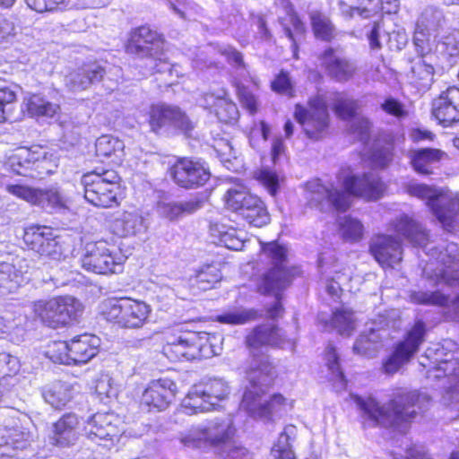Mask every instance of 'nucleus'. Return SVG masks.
<instances>
[{
    "label": "nucleus",
    "instance_id": "1",
    "mask_svg": "<svg viewBox=\"0 0 459 459\" xmlns=\"http://www.w3.org/2000/svg\"><path fill=\"white\" fill-rule=\"evenodd\" d=\"M338 182L344 190H339L332 183H324L320 178L307 181L305 186V198L307 204L320 212L336 210L344 212L351 205V195L366 200H377L385 191V183L374 173H366L361 177L350 175L349 169H342Z\"/></svg>",
    "mask_w": 459,
    "mask_h": 459
},
{
    "label": "nucleus",
    "instance_id": "2",
    "mask_svg": "<svg viewBox=\"0 0 459 459\" xmlns=\"http://www.w3.org/2000/svg\"><path fill=\"white\" fill-rule=\"evenodd\" d=\"M391 228L398 238H403L415 247L427 248L433 259L423 268V275L434 283L459 284V247L455 243H446L438 247H428L429 234L413 219L402 215L395 219Z\"/></svg>",
    "mask_w": 459,
    "mask_h": 459
},
{
    "label": "nucleus",
    "instance_id": "3",
    "mask_svg": "<svg viewBox=\"0 0 459 459\" xmlns=\"http://www.w3.org/2000/svg\"><path fill=\"white\" fill-rule=\"evenodd\" d=\"M236 429L230 418H215L191 426L181 432L178 440L185 447L207 451L213 449L223 459H237L246 454V448L235 441Z\"/></svg>",
    "mask_w": 459,
    "mask_h": 459
},
{
    "label": "nucleus",
    "instance_id": "4",
    "mask_svg": "<svg viewBox=\"0 0 459 459\" xmlns=\"http://www.w3.org/2000/svg\"><path fill=\"white\" fill-rule=\"evenodd\" d=\"M419 398L415 392H403L395 394L387 404L380 406L371 397L364 399L357 394H351V401L372 426L392 428L401 433H406L409 423L415 418V406Z\"/></svg>",
    "mask_w": 459,
    "mask_h": 459
},
{
    "label": "nucleus",
    "instance_id": "5",
    "mask_svg": "<svg viewBox=\"0 0 459 459\" xmlns=\"http://www.w3.org/2000/svg\"><path fill=\"white\" fill-rule=\"evenodd\" d=\"M126 48L128 53L144 62L143 74L171 72V65L165 57L164 39L150 27L134 30Z\"/></svg>",
    "mask_w": 459,
    "mask_h": 459
},
{
    "label": "nucleus",
    "instance_id": "6",
    "mask_svg": "<svg viewBox=\"0 0 459 459\" xmlns=\"http://www.w3.org/2000/svg\"><path fill=\"white\" fill-rule=\"evenodd\" d=\"M99 310L105 320L128 329L142 328L152 313L147 303L129 298L105 299Z\"/></svg>",
    "mask_w": 459,
    "mask_h": 459
},
{
    "label": "nucleus",
    "instance_id": "7",
    "mask_svg": "<svg viewBox=\"0 0 459 459\" xmlns=\"http://www.w3.org/2000/svg\"><path fill=\"white\" fill-rule=\"evenodd\" d=\"M120 177L113 169H101L88 172L82 177L84 197L91 204L109 208L118 204Z\"/></svg>",
    "mask_w": 459,
    "mask_h": 459
},
{
    "label": "nucleus",
    "instance_id": "8",
    "mask_svg": "<svg viewBox=\"0 0 459 459\" xmlns=\"http://www.w3.org/2000/svg\"><path fill=\"white\" fill-rule=\"evenodd\" d=\"M163 352L172 361L193 360L219 354L206 333L195 332L186 333L168 340L163 347Z\"/></svg>",
    "mask_w": 459,
    "mask_h": 459
},
{
    "label": "nucleus",
    "instance_id": "9",
    "mask_svg": "<svg viewBox=\"0 0 459 459\" xmlns=\"http://www.w3.org/2000/svg\"><path fill=\"white\" fill-rule=\"evenodd\" d=\"M294 117L309 139L319 141L328 134L330 116L322 96L310 98L307 107L296 105Z\"/></svg>",
    "mask_w": 459,
    "mask_h": 459
},
{
    "label": "nucleus",
    "instance_id": "10",
    "mask_svg": "<svg viewBox=\"0 0 459 459\" xmlns=\"http://www.w3.org/2000/svg\"><path fill=\"white\" fill-rule=\"evenodd\" d=\"M263 251L275 265L263 274L257 283V290L261 294L276 293L278 290L287 288L292 280L290 272L282 265L287 250L276 243H268L263 247Z\"/></svg>",
    "mask_w": 459,
    "mask_h": 459
},
{
    "label": "nucleus",
    "instance_id": "11",
    "mask_svg": "<svg viewBox=\"0 0 459 459\" xmlns=\"http://www.w3.org/2000/svg\"><path fill=\"white\" fill-rule=\"evenodd\" d=\"M34 309L44 324L51 328H57L75 319L82 311V305L76 299L66 296L39 301Z\"/></svg>",
    "mask_w": 459,
    "mask_h": 459
},
{
    "label": "nucleus",
    "instance_id": "12",
    "mask_svg": "<svg viewBox=\"0 0 459 459\" xmlns=\"http://www.w3.org/2000/svg\"><path fill=\"white\" fill-rule=\"evenodd\" d=\"M111 247L104 240L87 243L81 259L82 267L100 274L117 273L121 269V262L115 256Z\"/></svg>",
    "mask_w": 459,
    "mask_h": 459
},
{
    "label": "nucleus",
    "instance_id": "13",
    "mask_svg": "<svg viewBox=\"0 0 459 459\" xmlns=\"http://www.w3.org/2000/svg\"><path fill=\"white\" fill-rule=\"evenodd\" d=\"M426 334V325L417 321L407 333L405 339L399 342L394 352L384 363V370L387 374H394L401 367L408 363L423 343Z\"/></svg>",
    "mask_w": 459,
    "mask_h": 459
},
{
    "label": "nucleus",
    "instance_id": "14",
    "mask_svg": "<svg viewBox=\"0 0 459 459\" xmlns=\"http://www.w3.org/2000/svg\"><path fill=\"white\" fill-rule=\"evenodd\" d=\"M23 241L30 250L51 260H64L62 246L51 228L31 226L25 230Z\"/></svg>",
    "mask_w": 459,
    "mask_h": 459
},
{
    "label": "nucleus",
    "instance_id": "15",
    "mask_svg": "<svg viewBox=\"0 0 459 459\" xmlns=\"http://www.w3.org/2000/svg\"><path fill=\"white\" fill-rule=\"evenodd\" d=\"M169 173L174 182L186 189L202 186L211 177L208 169L201 161L189 158L178 159L170 168Z\"/></svg>",
    "mask_w": 459,
    "mask_h": 459
},
{
    "label": "nucleus",
    "instance_id": "16",
    "mask_svg": "<svg viewBox=\"0 0 459 459\" xmlns=\"http://www.w3.org/2000/svg\"><path fill=\"white\" fill-rule=\"evenodd\" d=\"M149 125L154 133H158L165 126H172L189 134L195 127V123L179 108L165 105L151 108Z\"/></svg>",
    "mask_w": 459,
    "mask_h": 459
},
{
    "label": "nucleus",
    "instance_id": "17",
    "mask_svg": "<svg viewBox=\"0 0 459 459\" xmlns=\"http://www.w3.org/2000/svg\"><path fill=\"white\" fill-rule=\"evenodd\" d=\"M264 396L265 392L245 391L240 406L253 417L264 420H270L285 409L286 400L281 394H273L269 400Z\"/></svg>",
    "mask_w": 459,
    "mask_h": 459
},
{
    "label": "nucleus",
    "instance_id": "18",
    "mask_svg": "<svg viewBox=\"0 0 459 459\" xmlns=\"http://www.w3.org/2000/svg\"><path fill=\"white\" fill-rule=\"evenodd\" d=\"M177 392L176 383L169 378L152 380L143 390L140 404L148 411H164L169 406Z\"/></svg>",
    "mask_w": 459,
    "mask_h": 459
},
{
    "label": "nucleus",
    "instance_id": "19",
    "mask_svg": "<svg viewBox=\"0 0 459 459\" xmlns=\"http://www.w3.org/2000/svg\"><path fill=\"white\" fill-rule=\"evenodd\" d=\"M28 264L19 256L6 255L0 260V296L15 292L27 280Z\"/></svg>",
    "mask_w": 459,
    "mask_h": 459
},
{
    "label": "nucleus",
    "instance_id": "20",
    "mask_svg": "<svg viewBox=\"0 0 459 459\" xmlns=\"http://www.w3.org/2000/svg\"><path fill=\"white\" fill-rule=\"evenodd\" d=\"M275 377L274 367L267 355H254L246 370V377L248 385L246 391L250 389L256 392H266Z\"/></svg>",
    "mask_w": 459,
    "mask_h": 459
},
{
    "label": "nucleus",
    "instance_id": "21",
    "mask_svg": "<svg viewBox=\"0 0 459 459\" xmlns=\"http://www.w3.org/2000/svg\"><path fill=\"white\" fill-rule=\"evenodd\" d=\"M432 115L444 126L459 122V89L450 87L432 102Z\"/></svg>",
    "mask_w": 459,
    "mask_h": 459
},
{
    "label": "nucleus",
    "instance_id": "22",
    "mask_svg": "<svg viewBox=\"0 0 459 459\" xmlns=\"http://www.w3.org/2000/svg\"><path fill=\"white\" fill-rule=\"evenodd\" d=\"M321 60L327 75L336 82H348L357 72L355 62L333 48L326 49L322 54Z\"/></svg>",
    "mask_w": 459,
    "mask_h": 459
},
{
    "label": "nucleus",
    "instance_id": "23",
    "mask_svg": "<svg viewBox=\"0 0 459 459\" xmlns=\"http://www.w3.org/2000/svg\"><path fill=\"white\" fill-rule=\"evenodd\" d=\"M370 252L380 264L394 266L402 260V243L390 235H377L371 240Z\"/></svg>",
    "mask_w": 459,
    "mask_h": 459
},
{
    "label": "nucleus",
    "instance_id": "24",
    "mask_svg": "<svg viewBox=\"0 0 459 459\" xmlns=\"http://www.w3.org/2000/svg\"><path fill=\"white\" fill-rule=\"evenodd\" d=\"M117 421L118 420L112 413H97L87 422L84 430L88 438L94 442L101 440L114 441L120 435Z\"/></svg>",
    "mask_w": 459,
    "mask_h": 459
},
{
    "label": "nucleus",
    "instance_id": "25",
    "mask_svg": "<svg viewBox=\"0 0 459 459\" xmlns=\"http://www.w3.org/2000/svg\"><path fill=\"white\" fill-rule=\"evenodd\" d=\"M104 74V68L100 64H86L70 72L65 77V85L73 92L82 91L86 90L91 84L100 82L103 78Z\"/></svg>",
    "mask_w": 459,
    "mask_h": 459
},
{
    "label": "nucleus",
    "instance_id": "26",
    "mask_svg": "<svg viewBox=\"0 0 459 459\" xmlns=\"http://www.w3.org/2000/svg\"><path fill=\"white\" fill-rule=\"evenodd\" d=\"M247 345L257 350L263 346H279L283 348L285 338L281 330L272 324L258 325L246 338Z\"/></svg>",
    "mask_w": 459,
    "mask_h": 459
},
{
    "label": "nucleus",
    "instance_id": "27",
    "mask_svg": "<svg viewBox=\"0 0 459 459\" xmlns=\"http://www.w3.org/2000/svg\"><path fill=\"white\" fill-rule=\"evenodd\" d=\"M100 339L91 334H82L69 341L72 364L87 363L99 352Z\"/></svg>",
    "mask_w": 459,
    "mask_h": 459
},
{
    "label": "nucleus",
    "instance_id": "28",
    "mask_svg": "<svg viewBox=\"0 0 459 459\" xmlns=\"http://www.w3.org/2000/svg\"><path fill=\"white\" fill-rule=\"evenodd\" d=\"M276 13L279 22L282 25L285 35L296 45L295 34L300 36L305 32L304 23L293 12L289 0H275Z\"/></svg>",
    "mask_w": 459,
    "mask_h": 459
},
{
    "label": "nucleus",
    "instance_id": "29",
    "mask_svg": "<svg viewBox=\"0 0 459 459\" xmlns=\"http://www.w3.org/2000/svg\"><path fill=\"white\" fill-rule=\"evenodd\" d=\"M79 426L78 417L74 413H66L53 424V434L51 439L55 445L69 446L76 441L77 428Z\"/></svg>",
    "mask_w": 459,
    "mask_h": 459
},
{
    "label": "nucleus",
    "instance_id": "30",
    "mask_svg": "<svg viewBox=\"0 0 459 459\" xmlns=\"http://www.w3.org/2000/svg\"><path fill=\"white\" fill-rule=\"evenodd\" d=\"M147 228L144 218L134 212H125L111 224L113 233L121 238L144 233Z\"/></svg>",
    "mask_w": 459,
    "mask_h": 459
},
{
    "label": "nucleus",
    "instance_id": "31",
    "mask_svg": "<svg viewBox=\"0 0 459 459\" xmlns=\"http://www.w3.org/2000/svg\"><path fill=\"white\" fill-rule=\"evenodd\" d=\"M203 207V201L199 198H192L181 202H160L157 205L158 213L169 220L174 221L183 215H189Z\"/></svg>",
    "mask_w": 459,
    "mask_h": 459
},
{
    "label": "nucleus",
    "instance_id": "32",
    "mask_svg": "<svg viewBox=\"0 0 459 459\" xmlns=\"http://www.w3.org/2000/svg\"><path fill=\"white\" fill-rule=\"evenodd\" d=\"M74 394V385L62 381L46 386L42 392L45 402L55 409L64 408L73 399Z\"/></svg>",
    "mask_w": 459,
    "mask_h": 459
},
{
    "label": "nucleus",
    "instance_id": "33",
    "mask_svg": "<svg viewBox=\"0 0 459 459\" xmlns=\"http://www.w3.org/2000/svg\"><path fill=\"white\" fill-rule=\"evenodd\" d=\"M386 336L383 327H371L356 339L353 352L359 355L372 357L381 346L382 340Z\"/></svg>",
    "mask_w": 459,
    "mask_h": 459
},
{
    "label": "nucleus",
    "instance_id": "34",
    "mask_svg": "<svg viewBox=\"0 0 459 459\" xmlns=\"http://www.w3.org/2000/svg\"><path fill=\"white\" fill-rule=\"evenodd\" d=\"M446 157L445 152L433 148L419 149L410 154L413 169L423 175L430 174L432 172L431 166Z\"/></svg>",
    "mask_w": 459,
    "mask_h": 459
},
{
    "label": "nucleus",
    "instance_id": "35",
    "mask_svg": "<svg viewBox=\"0 0 459 459\" xmlns=\"http://www.w3.org/2000/svg\"><path fill=\"white\" fill-rule=\"evenodd\" d=\"M200 385L194 386L182 401V408L186 414L192 415L210 411L214 408L215 402L209 401Z\"/></svg>",
    "mask_w": 459,
    "mask_h": 459
},
{
    "label": "nucleus",
    "instance_id": "36",
    "mask_svg": "<svg viewBox=\"0 0 459 459\" xmlns=\"http://www.w3.org/2000/svg\"><path fill=\"white\" fill-rule=\"evenodd\" d=\"M247 205L239 212L250 225L262 227L270 221V215L264 204L256 195L248 197Z\"/></svg>",
    "mask_w": 459,
    "mask_h": 459
},
{
    "label": "nucleus",
    "instance_id": "37",
    "mask_svg": "<svg viewBox=\"0 0 459 459\" xmlns=\"http://www.w3.org/2000/svg\"><path fill=\"white\" fill-rule=\"evenodd\" d=\"M311 26L315 36L325 41H329L334 35V26L330 18L318 9L308 11Z\"/></svg>",
    "mask_w": 459,
    "mask_h": 459
},
{
    "label": "nucleus",
    "instance_id": "38",
    "mask_svg": "<svg viewBox=\"0 0 459 459\" xmlns=\"http://www.w3.org/2000/svg\"><path fill=\"white\" fill-rule=\"evenodd\" d=\"M339 230L345 241L355 243L362 239L364 227L358 219L344 216L339 219Z\"/></svg>",
    "mask_w": 459,
    "mask_h": 459
},
{
    "label": "nucleus",
    "instance_id": "39",
    "mask_svg": "<svg viewBox=\"0 0 459 459\" xmlns=\"http://www.w3.org/2000/svg\"><path fill=\"white\" fill-rule=\"evenodd\" d=\"M95 148L98 156H115L120 158L123 154L125 144L118 138L106 134L97 139Z\"/></svg>",
    "mask_w": 459,
    "mask_h": 459
},
{
    "label": "nucleus",
    "instance_id": "40",
    "mask_svg": "<svg viewBox=\"0 0 459 459\" xmlns=\"http://www.w3.org/2000/svg\"><path fill=\"white\" fill-rule=\"evenodd\" d=\"M39 160L36 153L27 148H21L9 159L12 169L18 175L27 176L31 165Z\"/></svg>",
    "mask_w": 459,
    "mask_h": 459
},
{
    "label": "nucleus",
    "instance_id": "41",
    "mask_svg": "<svg viewBox=\"0 0 459 459\" xmlns=\"http://www.w3.org/2000/svg\"><path fill=\"white\" fill-rule=\"evenodd\" d=\"M35 205L46 210H56L65 207V200L56 188L38 189Z\"/></svg>",
    "mask_w": 459,
    "mask_h": 459
},
{
    "label": "nucleus",
    "instance_id": "42",
    "mask_svg": "<svg viewBox=\"0 0 459 459\" xmlns=\"http://www.w3.org/2000/svg\"><path fill=\"white\" fill-rule=\"evenodd\" d=\"M257 312L254 309H247L243 307L233 308L225 311L216 316V321L221 324L227 325H244L249 321L255 319Z\"/></svg>",
    "mask_w": 459,
    "mask_h": 459
},
{
    "label": "nucleus",
    "instance_id": "43",
    "mask_svg": "<svg viewBox=\"0 0 459 459\" xmlns=\"http://www.w3.org/2000/svg\"><path fill=\"white\" fill-rule=\"evenodd\" d=\"M397 10V0H377V4H373L371 7H351V15H359L363 18H368L380 11L386 13H396Z\"/></svg>",
    "mask_w": 459,
    "mask_h": 459
},
{
    "label": "nucleus",
    "instance_id": "44",
    "mask_svg": "<svg viewBox=\"0 0 459 459\" xmlns=\"http://www.w3.org/2000/svg\"><path fill=\"white\" fill-rule=\"evenodd\" d=\"M248 197H254V195L247 192L243 186H236L228 189L224 201L229 209L239 213L247 205Z\"/></svg>",
    "mask_w": 459,
    "mask_h": 459
},
{
    "label": "nucleus",
    "instance_id": "45",
    "mask_svg": "<svg viewBox=\"0 0 459 459\" xmlns=\"http://www.w3.org/2000/svg\"><path fill=\"white\" fill-rule=\"evenodd\" d=\"M59 108L57 104L49 102L39 95H33L28 101V111L31 116L52 117Z\"/></svg>",
    "mask_w": 459,
    "mask_h": 459
},
{
    "label": "nucleus",
    "instance_id": "46",
    "mask_svg": "<svg viewBox=\"0 0 459 459\" xmlns=\"http://www.w3.org/2000/svg\"><path fill=\"white\" fill-rule=\"evenodd\" d=\"M209 401H214L215 405L224 400L230 394L227 382L221 378H213L200 385Z\"/></svg>",
    "mask_w": 459,
    "mask_h": 459
},
{
    "label": "nucleus",
    "instance_id": "47",
    "mask_svg": "<svg viewBox=\"0 0 459 459\" xmlns=\"http://www.w3.org/2000/svg\"><path fill=\"white\" fill-rule=\"evenodd\" d=\"M437 372H442L445 377H450L454 382L449 391L459 398V358H452L438 364Z\"/></svg>",
    "mask_w": 459,
    "mask_h": 459
},
{
    "label": "nucleus",
    "instance_id": "48",
    "mask_svg": "<svg viewBox=\"0 0 459 459\" xmlns=\"http://www.w3.org/2000/svg\"><path fill=\"white\" fill-rule=\"evenodd\" d=\"M325 359L329 371L332 374V380L335 382L334 386L339 391L345 387V379L339 364V358L335 349L329 346L325 352Z\"/></svg>",
    "mask_w": 459,
    "mask_h": 459
},
{
    "label": "nucleus",
    "instance_id": "49",
    "mask_svg": "<svg viewBox=\"0 0 459 459\" xmlns=\"http://www.w3.org/2000/svg\"><path fill=\"white\" fill-rule=\"evenodd\" d=\"M213 234L218 233L219 242L231 250H240L244 246V241L238 236V231L233 229L225 230L224 226L218 227L217 225L212 229Z\"/></svg>",
    "mask_w": 459,
    "mask_h": 459
},
{
    "label": "nucleus",
    "instance_id": "50",
    "mask_svg": "<svg viewBox=\"0 0 459 459\" xmlns=\"http://www.w3.org/2000/svg\"><path fill=\"white\" fill-rule=\"evenodd\" d=\"M221 279L220 270L214 265H206L195 276L197 288L202 290H210Z\"/></svg>",
    "mask_w": 459,
    "mask_h": 459
},
{
    "label": "nucleus",
    "instance_id": "51",
    "mask_svg": "<svg viewBox=\"0 0 459 459\" xmlns=\"http://www.w3.org/2000/svg\"><path fill=\"white\" fill-rule=\"evenodd\" d=\"M46 355L55 363L72 364L70 345L66 341H56L48 346Z\"/></svg>",
    "mask_w": 459,
    "mask_h": 459
},
{
    "label": "nucleus",
    "instance_id": "52",
    "mask_svg": "<svg viewBox=\"0 0 459 459\" xmlns=\"http://www.w3.org/2000/svg\"><path fill=\"white\" fill-rule=\"evenodd\" d=\"M432 55H421V58L415 63L411 71L421 82L423 85H429L433 82L434 66L431 64Z\"/></svg>",
    "mask_w": 459,
    "mask_h": 459
},
{
    "label": "nucleus",
    "instance_id": "53",
    "mask_svg": "<svg viewBox=\"0 0 459 459\" xmlns=\"http://www.w3.org/2000/svg\"><path fill=\"white\" fill-rule=\"evenodd\" d=\"M443 22L444 15L442 11L434 6H428L421 13L417 22L420 23V28L424 26L429 30L436 31L442 25Z\"/></svg>",
    "mask_w": 459,
    "mask_h": 459
},
{
    "label": "nucleus",
    "instance_id": "54",
    "mask_svg": "<svg viewBox=\"0 0 459 459\" xmlns=\"http://www.w3.org/2000/svg\"><path fill=\"white\" fill-rule=\"evenodd\" d=\"M357 108V101L344 94H338L334 100V111L342 119L349 120L354 118Z\"/></svg>",
    "mask_w": 459,
    "mask_h": 459
},
{
    "label": "nucleus",
    "instance_id": "55",
    "mask_svg": "<svg viewBox=\"0 0 459 459\" xmlns=\"http://www.w3.org/2000/svg\"><path fill=\"white\" fill-rule=\"evenodd\" d=\"M293 427H286L284 432L281 434L278 443L272 449V455L274 459H295L294 453L290 449L289 442V433H292Z\"/></svg>",
    "mask_w": 459,
    "mask_h": 459
},
{
    "label": "nucleus",
    "instance_id": "56",
    "mask_svg": "<svg viewBox=\"0 0 459 459\" xmlns=\"http://www.w3.org/2000/svg\"><path fill=\"white\" fill-rule=\"evenodd\" d=\"M215 115L218 119L224 123H232L237 121L239 116L237 105L231 101L228 94L221 100L220 105L215 109Z\"/></svg>",
    "mask_w": 459,
    "mask_h": 459
},
{
    "label": "nucleus",
    "instance_id": "57",
    "mask_svg": "<svg viewBox=\"0 0 459 459\" xmlns=\"http://www.w3.org/2000/svg\"><path fill=\"white\" fill-rule=\"evenodd\" d=\"M333 325L343 335H350L354 328V318L351 311L347 309L337 310L333 316Z\"/></svg>",
    "mask_w": 459,
    "mask_h": 459
},
{
    "label": "nucleus",
    "instance_id": "58",
    "mask_svg": "<svg viewBox=\"0 0 459 459\" xmlns=\"http://www.w3.org/2000/svg\"><path fill=\"white\" fill-rule=\"evenodd\" d=\"M412 302L420 305H437L444 306L447 302V298L439 291H413L410 295Z\"/></svg>",
    "mask_w": 459,
    "mask_h": 459
},
{
    "label": "nucleus",
    "instance_id": "59",
    "mask_svg": "<svg viewBox=\"0 0 459 459\" xmlns=\"http://www.w3.org/2000/svg\"><path fill=\"white\" fill-rule=\"evenodd\" d=\"M437 51L446 57L459 56V30H455L445 36L437 44Z\"/></svg>",
    "mask_w": 459,
    "mask_h": 459
},
{
    "label": "nucleus",
    "instance_id": "60",
    "mask_svg": "<svg viewBox=\"0 0 459 459\" xmlns=\"http://www.w3.org/2000/svg\"><path fill=\"white\" fill-rule=\"evenodd\" d=\"M388 32H386L380 22H375L368 33L369 47L372 50L382 48L384 42L387 44Z\"/></svg>",
    "mask_w": 459,
    "mask_h": 459
},
{
    "label": "nucleus",
    "instance_id": "61",
    "mask_svg": "<svg viewBox=\"0 0 459 459\" xmlns=\"http://www.w3.org/2000/svg\"><path fill=\"white\" fill-rule=\"evenodd\" d=\"M237 93L242 107L250 114L257 112L258 101L256 97L244 85L238 84Z\"/></svg>",
    "mask_w": 459,
    "mask_h": 459
},
{
    "label": "nucleus",
    "instance_id": "62",
    "mask_svg": "<svg viewBox=\"0 0 459 459\" xmlns=\"http://www.w3.org/2000/svg\"><path fill=\"white\" fill-rule=\"evenodd\" d=\"M226 93L224 89H220L216 92H205L200 96L198 103L204 108L211 112H215V109L218 108V105H220L221 100L224 98Z\"/></svg>",
    "mask_w": 459,
    "mask_h": 459
},
{
    "label": "nucleus",
    "instance_id": "63",
    "mask_svg": "<svg viewBox=\"0 0 459 459\" xmlns=\"http://www.w3.org/2000/svg\"><path fill=\"white\" fill-rule=\"evenodd\" d=\"M370 159L375 167L379 169L386 168L393 160L392 147L387 145L374 149Z\"/></svg>",
    "mask_w": 459,
    "mask_h": 459
},
{
    "label": "nucleus",
    "instance_id": "64",
    "mask_svg": "<svg viewBox=\"0 0 459 459\" xmlns=\"http://www.w3.org/2000/svg\"><path fill=\"white\" fill-rule=\"evenodd\" d=\"M272 89L277 93L291 97L293 95V85L289 74L281 72L274 81L272 82Z\"/></svg>",
    "mask_w": 459,
    "mask_h": 459
}]
</instances>
